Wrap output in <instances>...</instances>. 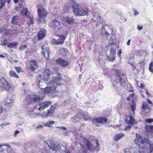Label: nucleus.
Wrapping results in <instances>:
<instances>
[{"label": "nucleus", "mask_w": 153, "mask_h": 153, "mask_svg": "<svg viewBox=\"0 0 153 153\" xmlns=\"http://www.w3.org/2000/svg\"><path fill=\"white\" fill-rule=\"evenodd\" d=\"M136 138L134 142L137 146L146 150L148 153H153V144L147 139H142L139 134L136 133Z\"/></svg>", "instance_id": "nucleus-1"}, {"label": "nucleus", "mask_w": 153, "mask_h": 153, "mask_svg": "<svg viewBox=\"0 0 153 153\" xmlns=\"http://www.w3.org/2000/svg\"><path fill=\"white\" fill-rule=\"evenodd\" d=\"M51 81H46L42 83V82H39V86L41 88L43 89L45 93L50 94L51 97H54L58 95L57 91L56 90V85L55 84H52Z\"/></svg>", "instance_id": "nucleus-2"}, {"label": "nucleus", "mask_w": 153, "mask_h": 153, "mask_svg": "<svg viewBox=\"0 0 153 153\" xmlns=\"http://www.w3.org/2000/svg\"><path fill=\"white\" fill-rule=\"evenodd\" d=\"M114 42L111 43V45L106 48V54L107 59L110 61L113 62L115 59L116 53V47Z\"/></svg>", "instance_id": "nucleus-3"}, {"label": "nucleus", "mask_w": 153, "mask_h": 153, "mask_svg": "<svg viewBox=\"0 0 153 153\" xmlns=\"http://www.w3.org/2000/svg\"><path fill=\"white\" fill-rule=\"evenodd\" d=\"M39 17L38 22L39 23H44L45 22V18L47 16L46 11L43 8L37 10Z\"/></svg>", "instance_id": "nucleus-4"}, {"label": "nucleus", "mask_w": 153, "mask_h": 153, "mask_svg": "<svg viewBox=\"0 0 153 153\" xmlns=\"http://www.w3.org/2000/svg\"><path fill=\"white\" fill-rule=\"evenodd\" d=\"M111 30V29L107 25H104L102 27L101 31V34L106 37L109 40V38H111L110 33L112 32Z\"/></svg>", "instance_id": "nucleus-5"}, {"label": "nucleus", "mask_w": 153, "mask_h": 153, "mask_svg": "<svg viewBox=\"0 0 153 153\" xmlns=\"http://www.w3.org/2000/svg\"><path fill=\"white\" fill-rule=\"evenodd\" d=\"M71 3L73 13L74 16H77L81 6L74 0H72Z\"/></svg>", "instance_id": "nucleus-6"}, {"label": "nucleus", "mask_w": 153, "mask_h": 153, "mask_svg": "<svg viewBox=\"0 0 153 153\" xmlns=\"http://www.w3.org/2000/svg\"><path fill=\"white\" fill-rule=\"evenodd\" d=\"M117 76L116 77V82L117 83H119L121 85L124 82V80L126 79V75L122 73H117Z\"/></svg>", "instance_id": "nucleus-7"}, {"label": "nucleus", "mask_w": 153, "mask_h": 153, "mask_svg": "<svg viewBox=\"0 0 153 153\" xmlns=\"http://www.w3.org/2000/svg\"><path fill=\"white\" fill-rule=\"evenodd\" d=\"M49 25L55 31H57L60 28V22L57 19H54L51 22Z\"/></svg>", "instance_id": "nucleus-8"}, {"label": "nucleus", "mask_w": 153, "mask_h": 153, "mask_svg": "<svg viewBox=\"0 0 153 153\" xmlns=\"http://www.w3.org/2000/svg\"><path fill=\"white\" fill-rule=\"evenodd\" d=\"M41 49V53L46 58H48L50 52L49 48L48 47L47 45H43Z\"/></svg>", "instance_id": "nucleus-9"}, {"label": "nucleus", "mask_w": 153, "mask_h": 153, "mask_svg": "<svg viewBox=\"0 0 153 153\" xmlns=\"http://www.w3.org/2000/svg\"><path fill=\"white\" fill-rule=\"evenodd\" d=\"M45 143L48 145L50 148L53 151L56 152L58 150V149H59L58 146H57V145H56L52 140H47L45 141Z\"/></svg>", "instance_id": "nucleus-10"}, {"label": "nucleus", "mask_w": 153, "mask_h": 153, "mask_svg": "<svg viewBox=\"0 0 153 153\" xmlns=\"http://www.w3.org/2000/svg\"><path fill=\"white\" fill-rule=\"evenodd\" d=\"M57 37H58L57 39H53V43L56 45H60L63 44L65 39V37L62 35H57Z\"/></svg>", "instance_id": "nucleus-11"}, {"label": "nucleus", "mask_w": 153, "mask_h": 153, "mask_svg": "<svg viewBox=\"0 0 153 153\" xmlns=\"http://www.w3.org/2000/svg\"><path fill=\"white\" fill-rule=\"evenodd\" d=\"M50 70L48 69L44 70L42 75L43 76V81H39V82H42V83H43L44 82H45L46 81H50V79H49V77L50 75Z\"/></svg>", "instance_id": "nucleus-12"}, {"label": "nucleus", "mask_w": 153, "mask_h": 153, "mask_svg": "<svg viewBox=\"0 0 153 153\" xmlns=\"http://www.w3.org/2000/svg\"><path fill=\"white\" fill-rule=\"evenodd\" d=\"M0 82L2 87L6 90H9L10 89L11 85L4 77L0 79Z\"/></svg>", "instance_id": "nucleus-13"}, {"label": "nucleus", "mask_w": 153, "mask_h": 153, "mask_svg": "<svg viewBox=\"0 0 153 153\" xmlns=\"http://www.w3.org/2000/svg\"><path fill=\"white\" fill-rule=\"evenodd\" d=\"M52 104V102L50 101L42 102H41L39 104V107L38 108L39 110H43L45 108L50 106Z\"/></svg>", "instance_id": "nucleus-14"}, {"label": "nucleus", "mask_w": 153, "mask_h": 153, "mask_svg": "<svg viewBox=\"0 0 153 153\" xmlns=\"http://www.w3.org/2000/svg\"><path fill=\"white\" fill-rule=\"evenodd\" d=\"M50 81L51 82L52 85H53V84H56L57 87V85H60L62 84L63 80L61 77L58 76L56 77L55 79L51 80Z\"/></svg>", "instance_id": "nucleus-15"}, {"label": "nucleus", "mask_w": 153, "mask_h": 153, "mask_svg": "<svg viewBox=\"0 0 153 153\" xmlns=\"http://www.w3.org/2000/svg\"><path fill=\"white\" fill-rule=\"evenodd\" d=\"M107 120V119L106 118L102 117L93 119L92 122L94 124H102L106 123Z\"/></svg>", "instance_id": "nucleus-16"}, {"label": "nucleus", "mask_w": 153, "mask_h": 153, "mask_svg": "<svg viewBox=\"0 0 153 153\" xmlns=\"http://www.w3.org/2000/svg\"><path fill=\"white\" fill-rule=\"evenodd\" d=\"M83 143L87 147V149L88 150H93L94 147L93 145L91 144L88 140L85 138H83L82 139Z\"/></svg>", "instance_id": "nucleus-17"}, {"label": "nucleus", "mask_w": 153, "mask_h": 153, "mask_svg": "<svg viewBox=\"0 0 153 153\" xmlns=\"http://www.w3.org/2000/svg\"><path fill=\"white\" fill-rule=\"evenodd\" d=\"M89 12V9L88 8H83L81 7L80 10L77 15V16H83L86 15Z\"/></svg>", "instance_id": "nucleus-18"}, {"label": "nucleus", "mask_w": 153, "mask_h": 153, "mask_svg": "<svg viewBox=\"0 0 153 153\" xmlns=\"http://www.w3.org/2000/svg\"><path fill=\"white\" fill-rule=\"evenodd\" d=\"M38 66V64L35 60H31L30 61V66L29 68L31 71H34L37 68Z\"/></svg>", "instance_id": "nucleus-19"}, {"label": "nucleus", "mask_w": 153, "mask_h": 153, "mask_svg": "<svg viewBox=\"0 0 153 153\" xmlns=\"http://www.w3.org/2000/svg\"><path fill=\"white\" fill-rule=\"evenodd\" d=\"M59 150L62 153H70L69 149L66 147L64 146L61 144H59Z\"/></svg>", "instance_id": "nucleus-20"}, {"label": "nucleus", "mask_w": 153, "mask_h": 153, "mask_svg": "<svg viewBox=\"0 0 153 153\" xmlns=\"http://www.w3.org/2000/svg\"><path fill=\"white\" fill-rule=\"evenodd\" d=\"M56 63L63 67H67L68 65V63L67 62L61 58H59L56 61Z\"/></svg>", "instance_id": "nucleus-21"}, {"label": "nucleus", "mask_w": 153, "mask_h": 153, "mask_svg": "<svg viewBox=\"0 0 153 153\" xmlns=\"http://www.w3.org/2000/svg\"><path fill=\"white\" fill-rule=\"evenodd\" d=\"M139 149V147L130 148L128 149V151H125V153H140V152Z\"/></svg>", "instance_id": "nucleus-22"}, {"label": "nucleus", "mask_w": 153, "mask_h": 153, "mask_svg": "<svg viewBox=\"0 0 153 153\" xmlns=\"http://www.w3.org/2000/svg\"><path fill=\"white\" fill-rule=\"evenodd\" d=\"M29 99L30 102L34 104L39 102L40 100V97L37 96L35 95L30 97Z\"/></svg>", "instance_id": "nucleus-23"}, {"label": "nucleus", "mask_w": 153, "mask_h": 153, "mask_svg": "<svg viewBox=\"0 0 153 153\" xmlns=\"http://www.w3.org/2000/svg\"><path fill=\"white\" fill-rule=\"evenodd\" d=\"M46 30L44 29H42L38 32L37 34L38 38L39 40H41L45 36Z\"/></svg>", "instance_id": "nucleus-24"}, {"label": "nucleus", "mask_w": 153, "mask_h": 153, "mask_svg": "<svg viewBox=\"0 0 153 153\" xmlns=\"http://www.w3.org/2000/svg\"><path fill=\"white\" fill-rule=\"evenodd\" d=\"M101 18L98 13H95L93 14V20L94 22H99L101 21Z\"/></svg>", "instance_id": "nucleus-25"}, {"label": "nucleus", "mask_w": 153, "mask_h": 153, "mask_svg": "<svg viewBox=\"0 0 153 153\" xmlns=\"http://www.w3.org/2000/svg\"><path fill=\"white\" fill-rule=\"evenodd\" d=\"M75 116H76V118L77 120H78L79 122V121L84 119V120L86 121L87 120L84 117L83 115L82 114L81 112H78L77 114L75 115Z\"/></svg>", "instance_id": "nucleus-26"}, {"label": "nucleus", "mask_w": 153, "mask_h": 153, "mask_svg": "<svg viewBox=\"0 0 153 153\" xmlns=\"http://www.w3.org/2000/svg\"><path fill=\"white\" fill-rule=\"evenodd\" d=\"M6 103L5 105L8 106H13L14 102L10 99V98H8L5 100Z\"/></svg>", "instance_id": "nucleus-27"}, {"label": "nucleus", "mask_w": 153, "mask_h": 153, "mask_svg": "<svg viewBox=\"0 0 153 153\" xmlns=\"http://www.w3.org/2000/svg\"><path fill=\"white\" fill-rule=\"evenodd\" d=\"M129 120H128L127 119H126V122L131 125L133 124L134 123V118L132 116H129Z\"/></svg>", "instance_id": "nucleus-28"}, {"label": "nucleus", "mask_w": 153, "mask_h": 153, "mask_svg": "<svg viewBox=\"0 0 153 153\" xmlns=\"http://www.w3.org/2000/svg\"><path fill=\"white\" fill-rule=\"evenodd\" d=\"M142 108L144 109V111H145L146 109L148 110V112H149L150 111L151 108L149 106V105L146 104V103H143L142 107Z\"/></svg>", "instance_id": "nucleus-29"}, {"label": "nucleus", "mask_w": 153, "mask_h": 153, "mask_svg": "<svg viewBox=\"0 0 153 153\" xmlns=\"http://www.w3.org/2000/svg\"><path fill=\"white\" fill-rule=\"evenodd\" d=\"M145 128L147 131L149 132H152L153 130V126L146 125Z\"/></svg>", "instance_id": "nucleus-30"}, {"label": "nucleus", "mask_w": 153, "mask_h": 153, "mask_svg": "<svg viewBox=\"0 0 153 153\" xmlns=\"http://www.w3.org/2000/svg\"><path fill=\"white\" fill-rule=\"evenodd\" d=\"M18 17V16L17 15L14 16L12 18L11 23L14 25H17L18 23L17 20Z\"/></svg>", "instance_id": "nucleus-31"}, {"label": "nucleus", "mask_w": 153, "mask_h": 153, "mask_svg": "<svg viewBox=\"0 0 153 153\" xmlns=\"http://www.w3.org/2000/svg\"><path fill=\"white\" fill-rule=\"evenodd\" d=\"M68 50L65 48H62L59 50V53L63 56L65 55L68 53Z\"/></svg>", "instance_id": "nucleus-32"}, {"label": "nucleus", "mask_w": 153, "mask_h": 153, "mask_svg": "<svg viewBox=\"0 0 153 153\" xmlns=\"http://www.w3.org/2000/svg\"><path fill=\"white\" fill-rule=\"evenodd\" d=\"M9 74L10 76L14 77L17 78H18L19 77L18 75H17L13 71L11 70L10 71Z\"/></svg>", "instance_id": "nucleus-33"}, {"label": "nucleus", "mask_w": 153, "mask_h": 153, "mask_svg": "<svg viewBox=\"0 0 153 153\" xmlns=\"http://www.w3.org/2000/svg\"><path fill=\"white\" fill-rule=\"evenodd\" d=\"M124 135L123 133H120L117 134L115 137V139L116 140H119L121 137Z\"/></svg>", "instance_id": "nucleus-34"}, {"label": "nucleus", "mask_w": 153, "mask_h": 153, "mask_svg": "<svg viewBox=\"0 0 153 153\" xmlns=\"http://www.w3.org/2000/svg\"><path fill=\"white\" fill-rule=\"evenodd\" d=\"M1 41V45H2L3 46H5L7 44V40L5 38H2Z\"/></svg>", "instance_id": "nucleus-35"}, {"label": "nucleus", "mask_w": 153, "mask_h": 153, "mask_svg": "<svg viewBox=\"0 0 153 153\" xmlns=\"http://www.w3.org/2000/svg\"><path fill=\"white\" fill-rule=\"evenodd\" d=\"M28 13V11L26 8H24L21 11V13L22 15L26 16H27V13Z\"/></svg>", "instance_id": "nucleus-36"}, {"label": "nucleus", "mask_w": 153, "mask_h": 153, "mask_svg": "<svg viewBox=\"0 0 153 153\" xmlns=\"http://www.w3.org/2000/svg\"><path fill=\"white\" fill-rule=\"evenodd\" d=\"M54 124V122L53 121H51L50 122H48L47 123H45L44 126H45L47 127H51L52 125Z\"/></svg>", "instance_id": "nucleus-37"}, {"label": "nucleus", "mask_w": 153, "mask_h": 153, "mask_svg": "<svg viewBox=\"0 0 153 153\" xmlns=\"http://www.w3.org/2000/svg\"><path fill=\"white\" fill-rule=\"evenodd\" d=\"M76 117L75 116L71 117V120L73 123L76 124L79 122L78 120L76 118Z\"/></svg>", "instance_id": "nucleus-38"}, {"label": "nucleus", "mask_w": 153, "mask_h": 153, "mask_svg": "<svg viewBox=\"0 0 153 153\" xmlns=\"http://www.w3.org/2000/svg\"><path fill=\"white\" fill-rule=\"evenodd\" d=\"M56 128H58L60 130H62L64 131L65 132H66L68 131V130L67 128L64 127H56Z\"/></svg>", "instance_id": "nucleus-39"}, {"label": "nucleus", "mask_w": 153, "mask_h": 153, "mask_svg": "<svg viewBox=\"0 0 153 153\" xmlns=\"http://www.w3.org/2000/svg\"><path fill=\"white\" fill-rule=\"evenodd\" d=\"M54 112L52 110H51L50 109L48 110V111L46 115V117H48V116H51L53 113Z\"/></svg>", "instance_id": "nucleus-40"}, {"label": "nucleus", "mask_w": 153, "mask_h": 153, "mask_svg": "<svg viewBox=\"0 0 153 153\" xmlns=\"http://www.w3.org/2000/svg\"><path fill=\"white\" fill-rule=\"evenodd\" d=\"M149 69L151 72L153 73V62H151L150 63Z\"/></svg>", "instance_id": "nucleus-41"}, {"label": "nucleus", "mask_w": 153, "mask_h": 153, "mask_svg": "<svg viewBox=\"0 0 153 153\" xmlns=\"http://www.w3.org/2000/svg\"><path fill=\"white\" fill-rule=\"evenodd\" d=\"M34 23L33 20V17H31L30 18V21L29 22L27 23V24L29 26H30L31 25L33 24Z\"/></svg>", "instance_id": "nucleus-42"}, {"label": "nucleus", "mask_w": 153, "mask_h": 153, "mask_svg": "<svg viewBox=\"0 0 153 153\" xmlns=\"http://www.w3.org/2000/svg\"><path fill=\"white\" fill-rule=\"evenodd\" d=\"M66 21L69 24H71V23L74 22V20L71 18H67L66 19Z\"/></svg>", "instance_id": "nucleus-43"}, {"label": "nucleus", "mask_w": 153, "mask_h": 153, "mask_svg": "<svg viewBox=\"0 0 153 153\" xmlns=\"http://www.w3.org/2000/svg\"><path fill=\"white\" fill-rule=\"evenodd\" d=\"M134 100H132V105H131V110L132 111H134L135 109V107L134 103Z\"/></svg>", "instance_id": "nucleus-44"}, {"label": "nucleus", "mask_w": 153, "mask_h": 153, "mask_svg": "<svg viewBox=\"0 0 153 153\" xmlns=\"http://www.w3.org/2000/svg\"><path fill=\"white\" fill-rule=\"evenodd\" d=\"M5 2L3 0H0V9L2 8L4 6Z\"/></svg>", "instance_id": "nucleus-45"}, {"label": "nucleus", "mask_w": 153, "mask_h": 153, "mask_svg": "<svg viewBox=\"0 0 153 153\" xmlns=\"http://www.w3.org/2000/svg\"><path fill=\"white\" fill-rule=\"evenodd\" d=\"M145 121L146 123H150L151 122H153V119H146L145 120Z\"/></svg>", "instance_id": "nucleus-46"}, {"label": "nucleus", "mask_w": 153, "mask_h": 153, "mask_svg": "<svg viewBox=\"0 0 153 153\" xmlns=\"http://www.w3.org/2000/svg\"><path fill=\"white\" fill-rule=\"evenodd\" d=\"M17 45V43L16 42L14 43H10L8 45V47H13L14 46L16 45Z\"/></svg>", "instance_id": "nucleus-47"}, {"label": "nucleus", "mask_w": 153, "mask_h": 153, "mask_svg": "<svg viewBox=\"0 0 153 153\" xmlns=\"http://www.w3.org/2000/svg\"><path fill=\"white\" fill-rule=\"evenodd\" d=\"M27 47V46L25 45H21L19 48V50L21 51H23L24 49H25Z\"/></svg>", "instance_id": "nucleus-48"}, {"label": "nucleus", "mask_w": 153, "mask_h": 153, "mask_svg": "<svg viewBox=\"0 0 153 153\" xmlns=\"http://www.w3.org/2000/svg\"><path fill=\"white\" fill-rule=\"evenodd\" d=\"M43 127V126L42 125L40 124L38 125L36 128V131L38 130L39 129L42 128Z\"/></svg>", "instance_id": "nucleus-49"}, {"label": "nucleus", "mask_w": 153, "mask_h": 153, "mask_svg": "<svg viewBox=\"0 0 153 153\" xmlns=\"http://www.w3.org/2000/svg\"><path fill=\"white\" fill-rule=\"evenodd\" d=\"M15 68L16 70V71L18 73H20L22 71V68L21 67H15Z\"/></svg>", "instance_id": "nucleus-50"}, {"label": "nucleus", "mask_w": 153, "mask_h": 153, "mask_svg": "<svg viewBox=\"0 0 153 153\" xmlns=\"http://www.w3.org/2000/svg\"><path fill=\"white\" fill-rule=\"evenodd\" d=\"M56 105H51L50 109H51V110L52 111V110L54 112V110L56 108Z\"/></svg>", "instance_id": "nucleus-51"}, {"label": "nucleus", "mask_w": 153, "mask_h": 153, "mask_svg": "<svg viewBox=\"0 0 153 153\" xmlns=\"http://www.w3.org/2000/svg\"><path fill=\"white\" fill-rule=\"evenodd\" d=\"M5 29L4 28L0 27V33L4 32Z\"/></svg>", "instance_id": "nucleus-52"}, {"label": "nucleus", "mask_w": 153, "mask_h": 153, "mask_svg": "<svg viewBox=\"0 0 153 153\" xmlns=\"http://www.w3.org/2000/svg\"><path fill=\"white\" fill-rule=\"evenodd\" d=\"M29 114L31 115H34L36 114L35 112L33 111H31L29 112Z\"/></svg>", "instance_id": "nucleus-53"}, {"label": "nucleus", "mask_w": 153, "mask_h": 153, "mask_svg": "<svg viewBox=\"0 0 153 153\" xmlns=\"http://www.w3.org/2000/svg\"><path fill=\"white\" fill-rule=\"evenodd\" d=\"M19 132V131H18L17 130H16L15 131L14 133V136L15 137H16V136L17 134H18Z\"/></svg>", "instance_id": "nucleus-54"}, {"label": "nucleus", "mask_w": 153, "mask_h": 153, "mask_svg": "<svg viewBox=\"0 0 153 153\" xmlns=\"http://www.w3.org/2000/svg\"><path fill=\"white\" fill-rule=\"evenodd\" d=\"M134 10V16H136L139 14V12H138V11H136V10Z\"/></svg>", "instance_id": "nucleus-55"}, {"label": "nucleus", "mask_w": 153, "mask_h": 153, "mask_svg": "<svg viewBox=\"0 0 153 153\" xmlns=\"http://www.w3.org/2000/svg\"><path fill=\"white\" fill-rule=\"evenodd\" d=\"M137 28L139 30H140L142 29L143 26H140V25H137Z\"/></svg>", "instance_id": "nucleus-56"}, {"label": "nucleus", "mask_w": 153, "mask_h": 153, "mask_svg": "<svg viewBox=\"0 0 153 153\" xmlns=\"http://www.w3.org/2000/svg\"><path fill=\"white\" fill-rule=\"evenodd\" d=\"M94 141L95 142V143L96 145V146L98 147V143H99V142L98 140H94Z\"/></svg>", "instance_id": "nucleus-57"}, {"label": "nucleus", "mask_w": 153, "mask_h": 153, "mask_svg": "<svg viewBox=\"0 0 153 153\" xmlns=\"http://www.w3.org/2000/svg\"><path fill=\"white\" fill-rule=\"evenodd\" d=\"M122 53V51L121 49L119 50L118 52H117V54L119 56H121V54Z\"/></svg>", "instance_id": "nucleus-58"}, {"label": "nucleus", "mask_w": 153, "mask_h": 153, "mask_svg": "<svg viewBox=\"0 0 153 153\" xmlns=\"http://www.w3.org/2000/svg\"><path fill=\"white\" fill-rule=\"evenodd\" d=\"M146 100L147 102L151 104L152 105V102L150 101V100L149 99H146Z\"/></svg>", "instance_id": "nucleus-59"}, {"label": "nucleus", "mask_w": 153, "mask_h": 153, "mask_svg": "<svg viewBox=\"0 0 153 153\" xmlns=\"http://www.w3.org/2000/svg\"><path fill=\"white\" fill-rule=\"evenodd\" d=\"M130 64L133 67V70H134L136 68V66H135L134 65L131 63H130Z\"/></svg>", "instance_id": "nucleus-60"}, {"label": "nucleus", "mask_w": 153, "mask_h": 153, "mask_svg": "<svg viewBox=\"0 0 153 153\" xmlns=\"http://www.w3.org/2000/svg\"><path fill=\"white\" fill-rule=\"evenodd\" d=\"M3 110V108L0 105V114L2 112Z\"/></svg>", "instance_id": "nucleus-61"}, {"label": "nucleus", "mask_w": 153, "mask_h": 153, "mask_svg": "<svg viewBox=\"0 0 153 153\" xmlns=\"http://www.w3.org/2000/svg\"><path fill=\"white\" fill-rule=\"evenodd\" d=\"M140 87L141 88H144L145 86L143 85V84L140 83Z\"/></svg>", "instance_id": "nucleus-62"}, {"label": "nucleus", "mask_w": 153, "mask_h": 153, "mask_svg": "<svg viewBox=\"0 0 153 153\" xmlns=\"http://www.w3.org/2000/svg\"><path fill=\"white\" fill-rule=\"evenodd\" d=\"M8 125V124H5L4 123H2V124H1L0 125V126H2V127H4V126H6L7 125Z\"/></svg>", "instance_id": "nucleus-63"}, {"label": "nucleus", "mask_w": 153, "mask_h": 153, "mask_svg": "<svg viewBox=\"0 0 153 153\" xmlns=\"http://www.w3.org/2000/svg\"><path fill=\"white\" fill-rule=\"evenodd\" d=\"M130 41H131V40L130 39H129L128 40V42L127 43V45H130Z\"/></svg>", "instance_id": "nucleus-64"}]
</instances>
